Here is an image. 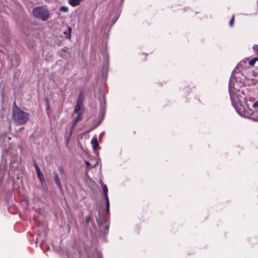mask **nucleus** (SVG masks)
Wrapping results in <instances>:
<instances>
[{"instance_id":"nucleus-1","label":"nucleus","mask_w":258,"mask_h":258,"mask_svg":"<svg viewBox=\"0 0 258 258\" xmlns=\"http://www.w3.org/2000/svg\"><path fill=\"white\" fill-rule=\"evenodd\" d=\"M238 88V83L236 79L231 77L229 81V91L232 105L239 115L248 117L250 113L248 112L246 108L242 105L241 101L238 96L236 95L235 92H237Z\"/></svg>"},{"instance_id":"nucleus-2","label":"nucleus","mask_w":258,"mask_h":258,"mask_svg":"<svg viewBox=\"0 0 258 258\" xmlns=\"http://www.w3.org/2000/svg\"><path fill=\"white\" fill-rule=\"evenodd\" d=\"M83 97L81 93H80L77 100L76 105L75 106L74 111L73 114V115L75 117V119L74 123L72 125V128L70 132V135H71L72 134L73 131L76 124V123L79 121L82 117L84 111L83 106Z\"/></svg>"},{"instance_id":"nucleus-3","label":"nucleus","mask_w":258,"mask_h":258,"mask_svg":"<svg viewBox=\"0 0 258 258\" xmlns=\"http://www.w3.org/2000/svg\"><path fill=\"white\" fill-rule=\"evenodd\" d=\"M13 117L17 122L23 124L29 119V114L16 107L13 109Z\"/></svg>"},{"instance_id":"nucleus-4","label":"nucleus","mask_w":258,"mask_h":258,"mask_svg":"<svg viewBox=\"0 0 258 258\" xmlns=\"http://www.w3.org/2000/svg\"><path fill=\"white\" fill-rule=\"evenodd\" d=\"M32 14L34 17L43 21H46L50 15L48 10L43 7H38L34 8Z\"/></svg>"},{"instance_id":"nucleus-5","label":"nucleus","mask_w":258,"mask_h":258,"mask_svg":"<svg viewBox=\"0 0 258 258\" xmlns=\"http://www.w3.org/2000/svg\"><path fill=\"white\" fill-rule=\"evenodd\" d=\"M102 187L103 189V193H104V197H105V200H106L107 212H108L109 210V199H108V195H107V192H108L107 187L106 185L102 184Z\"/></svg>"},{"instance_id":"nucleus-6","label":"nucleus","mask_w":258,"mask_h":258,"mask_svg":"<svg viewBox=\"0 0 258 258\" xmlns=\"http://www.w3.org/2000/svg\"><path fill=\"white\" fill-rule=\"evenodd\" d=\"M53 174H54V179L56 184L57 185L58 188L60 190H61L62 186H61L60 181L58 174L56 172L53 173Z\"/></svg>"},{"instance_id":"nucleus-7","label":"nucleus","mask_w":258,"mask_h":258,"mask_svg":"<svg viewBox=\"0 0 258 258\" xmlns=\"http://www.w3.org/2000/svg\"><path fill=\"white\" fill-rule=\"evenodd\" d=\"M245 104L247 108H249V107L251 106L253 108H256L258 107V101H255V102L252 103L251 101H249V103L247 101H245Z\"/></svg>"},{"instance_id":"nucleus-8","label":"nucleus","mask_w":258,"mask_h":258,"mask_svg":"<svg viewBox=\"0 0 258 258\" xmlns=\"http://www.w3.org/2000/svg\"><path fill=\"white\" fill-rule=\"evenodd\" d=\"M36 169L37 175L39 177L41 182L42 183V182L43 181H44V179H43V174H42V172H41L39 167L37 165L36 166Z\"/></svg>"},{"instance_id":"nucleus-9","label":"nucleus","mask_w":258,"mask_h":258,"mask_svg":"<svg viewBox=\"0 0 258 258\" xmlns=\"http://www.w3.org/2000/svg\"><path fill=\"white\" fill-rule=\"evenodd\" d=\"M72 29L70 26L67 27V30L66 31L63 32L64 37L70 39L71 37Z\"/></svg>"},{"instance_id":"nucleus-10","label":"nucleus","mask_w":258,"mask_h":258,"mask_svg":"<svg viewBox=\"0 0 258 258\" xmlns=\"http://www.w3.org/2000/svg\"><path fill=\"white\" fill-rule=\"evenodd\" d=\"M91 144L92 145L93 148L94 150H96L98 146V143L97 142V140L96 138L94 137L91 140Z\"/></svg>"},{"instance_id":"nucleus-11","label":"nucleus","mask_w":258,"mask_h":258,"mask_svg":"<svg viewBox=\"0 0 258 258\" xmlns=\"http://www.w3.org/2000/svg\"><path fill=\"white\" fill-rule=\"evenodd\" d=\"M82 0H69V4L75 7L79 5Z\"/></svg>"},{"instance_id":"nucleus-12","label":"nucleus","mask_w":258,"mask_h":258,"mask_svg":"<svg viewBox=\"0 0 258 258\" xmlns=\"http://www.w3.org/2000/svg\"><path fill=\"white\" fill-rule=\"evenodd\" d=\"M247 83L249 85H255L257 83V81L255 79H248Z\"/></svg>"},{"instance_id":"nucleus-13","label":"nucleus","mask_w":258,"mask_h":258,"mask_svg":"<svg viewBox=\"0 0 258 258\" xmlns=\"http://www.w3.org/2000/svg\"><path fill=\"white\" fill-rule=\"evenodd\" d=\"M60 10L62 12H67L68 11V8L67 7H66V6H61L60 7Z\"/></svg>"},{"instance_id":"nucleus-14","label":"nucleus","mask_w":258,"mask_h":258,"mask_svg":"<svg viewBox=\"0 0 258 258\" xmlns=\"http://www.w3.org/2000/svg\"><path fill=\"white\" fill-rule=\"evenodd\" d=\"M255 59H254L253 58L251 60H250L249 61V64L250 65V66H253L255 63Z\"/></svg>"},{"instance_id":"nucleus-15","label":"nucleus","mask_w":258,"mask_h":258,"mask_svg":"<svg viewBox=\"0 0 258 258\" xmlns=\"http://www.w3.org/2000/svg\"><path fill=\"white\" fill-rule=\"evenodd\" d=\"M85 163H86L88 168H90L91 167H94L95 166H91L90 163L87 161H85Z\"/></svg>"},{"instance_id":"nucleus-16","label":"nucleus","mask_w":258,"mask_h":258,"mask_svg":"<svg viewBox=\"0 0 258 258\" xmlns=\"http://www.w3.org/2000/svg\"><path fill=\"white\" fill-rule=\"evenodd\" d=\"M234 18V17H233L231 18V20H230V22H229V25H230L231 27H232V26L233 25Z\"/></svg>"},{"instance_id":"nucleus-17","label":"nucleus","mask_w":258,"mask_h":258,"mask_svg":"<svg viewBox=\"0 0 258 258\" xmlns=\"http://www.w3.org/2000/svg\"><path fill=\"white\" fill-rule=\"evenodd\" d=\"M59 170L60 173H64V171L63 168L60 167Z\"/></svg>"},{"instance_id":"nucleus-18","label":"nucleus","mask_w":258,"mask_h":258,"mask_svg":"<svg viewBox=\"0 0 258 258\" xmlns=\"http://www.w3.org/2000/svg\"><path fill=\"white\" fill-rule=\"evenodd\" d=\"M252 73L253 76H254L255 77L257 76V74L255 72H252Z\"/></svg>"},{"instance_id":"nucleus-19","label":"nucleus","mask_w":258,"mask_h":258,"mask_svg":"<svg viewBox=\"0 0 258 258\" xmlns=\"http://www.w3.org/2000/svg\"><path fill=\"white\" fill-rule=\"evenodd\" d=\"M89 220H90V217H88L86 218V222H88L89 221Z\"/></svg>"},{"instance_id":"nucleus-20","label":"nucleus","mask_w":258,"mask_h":258,"mask_svg":"<svg viewBox=\"0 0 258 258\" xmlns=\"http://www.w3.org/2000/svg\"><path fill=\"white\" fill-rule=\"evenodd\" d=\"M254 59H255V61H258V57H255L253 58Z\"/></svg>"},{"instance_id":"nucleus-21","label":"nucleus","mask_w":258,"mask_h":258,"mask_svg":"<svg viewBox=\"0 0 258 258\" xmlns=\"http://www.w3.org/2000/svg\"><path fill=\"white\" fill-rule=\"evenodd\" d=\"M257 53H258V49H257Z\"/></svg>"}]
</instances>
